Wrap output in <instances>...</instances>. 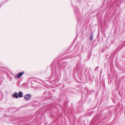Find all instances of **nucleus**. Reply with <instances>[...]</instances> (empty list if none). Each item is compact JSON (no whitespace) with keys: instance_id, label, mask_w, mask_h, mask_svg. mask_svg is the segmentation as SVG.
Masks as SVG:
<instances>
[{"instance_id":"1","label":"nucleus","mask_w":125,"mask_h":125,"mask_svg":"<svg viewBox=\"0 0 125 125\" xmlns=\"http://www.w3.org/2000/svg\"><path fill=\"white\" fill-rule=\"evenodd\" d=\"M23 73V72H22L19 73L17 74L15 77L18 78H19L22 76Z\"/></svg>"},{"instance_id":"2","label":"nucleus","mask_w":125,"mask_h":125,"mask_svg":"<svg viewBox=\"0 0 125 125\" xmlns=\"http://www.w3.org/2000/svg\"><path fill=\"white\" fill-rule=\"evenodd\" d=\"M31 95L30 94H27L25 95L24 97L25 99L26 100H28L30 98Z\"/></svg>"},{"instance_id":"3","label":"nucleus","mask_w":125,"mask_h":125,"mask_svg":"<svg viewBox=\"0 0 125 125\" xmlns=\"http://www.w3.org/2000/svg\"><path fill=\"white\" fill-rule=\"evenodd\" d=\"M12 96L13 97L16 98H17L19 97L18 95L16 92H15L14 93V94L12 95Z\"/></svg>"},{"instance_id":"4","label":"nucleus","mask_w":125,"mask_h":125,"mask_svg":"<svg viewBox=\"0 0 125 125\" xmlns=\"http://www.w3.org/2000/svg\"><path fill=\"white\" fill-rule=\"evenodd\" d=\"M18 96L20 97H21L23 96V93L21 91L19 92Z\"/></svg>"},{"instance_id":"5","label":"nucleus","mask_w":125,"mask_h":125,"mask_svg":"<svg viewBox=\"0 0 125 125\" xmlns=\"http://www.w3.org/2000/svg\"><path fill=\"white\" fill-rule=\"evenodd\" d=\"M93 35L92 33H91L90 36V40L91 41L93 39Z\"/></svg>"}]
</instances>
